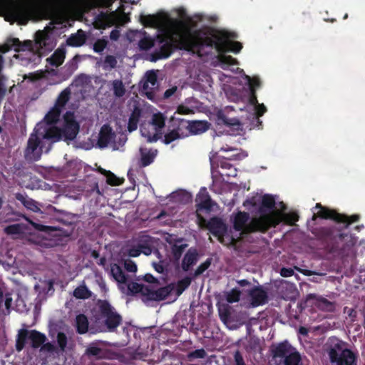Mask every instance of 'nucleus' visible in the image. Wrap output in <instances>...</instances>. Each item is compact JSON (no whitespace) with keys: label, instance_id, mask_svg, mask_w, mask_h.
<instances>
[{"label":"nucleus","instance_id":"57","mask_svg":"<svg viewBox=\"0 0 365 365\" xmlns=\"http://www.w3.org/2000/svg\"><path fill=\"white\" fill-rule=\"evenodd\" d=\"M66 0H36L38 5L48 6V5H60L65 2Z\"/></svg>","mask_w":365,"mask_h":365},{"label":"nucleus","instance_id":"42","mask_svg":"<svg viewBox=\"0 0 365 365\" xmlns=\"http://www.w3.org/2000/svg\"><path fill=\"white\" fill-rule=\"evenodd\" d=\"M73 296L76 299H86L91 296V292L83 284L76 287L73 291Z\"/></svg>","mask_w":365,"mask_h":365},{"label":"nucleus","instance_id":"17","mask_svg":"<svg viewBox=\"0 0 365 365\" xmlns=\"http://www.w3.org/2000/svg\"><path fill=\"white\" fill-rule=\"evenodd\" d=\"M314 209H319L317 213H314L312 220H316L317 217L324 220H331L338 224L339 221H341V213L336 210L330 209L327 207L322 205L321 203H317Z\"/></svg>","mask_w":365,"mask_h":365},{"label":"nucleus","instance_id":"21","mask_svg":"<svg viewBox=\"0 0 365 365\" xmlns=\"http://www.w3.org/2000/svg\"><path fill=\"white\" fill-rule=\"evenodd\" d=\"M199 253L196 248L190 247L185 254L181 267L183 271L187 272L198 261Z\"/></svg>","mask_w":365,"mask_h":365},{"label":"nucleus","instance_id":"19","mask_svg":"<svg viewBox=\"0 0 365 365\" xmlns=\"http://www.w3.org/2000/svg\"><path fill=\"white\" fill-rule=\"evenodd\" d=\"M292 349L294 347L287 340L273 344L270 348L274 359H284Z\"/></svg>","mask_w":365,"mask_h":365},{"label":"nucleus","instance_id":"63","mask_svg":"<svg viewBox=\"0 0 365 365\" xmlns=\"http://www.w3.org/2000/svg\"><path fill=\"white\" fill-rule=\"evenodd\" d=\"M235 365H246L243 356L239 351H236L234 354Z\"/></svg>","mask_w":365,"mask_h":365},{"label":"nucleus","instance_id":"5","mask_svg":"<svg viewBox=\"0 0 365 365\" xmlns=\"http://www.w3.org/2000/svg\"><path fill=\"white\" fill-rule=\"evenodd\" d=\"M123 317L107 301L99 300L98 310L93 315V325L99 332H115Z\"/></svg>","mask_w":365,"mask_h":365},{"label":"nucleus","instance_id":"3","mask_svg":"<svg viewBox=\"0 0 365 365\" xmlns=\"http://www.w3.org/2000/svg\"><path fill=\"white\" fill-rule=\"evenodd\" d=\"M236 37L237 35L235 33L223 30H212L209 32V35L202 31V34H200L201 57L208 53L205 51V48H215L218 53L217 58L221 64L226 66L237 64L236 58L225 54L228 51L237 53L242 48V44L240 42L231 40Z\"/></svg>","mask_w":365,"mask_h":365},{"label":"nucleus","instance_id":"39","mask_svg":"<svg viewBox=\"0 0 365 365\" xmlns=\"http://www.w3.org/2000/svg\"><path fill=\"white\" fill-rule=\"evenodd\" d=\"M62 110L53 106L45 115L44 120L48 125H53L56 123L60 118Z\"/></svg>","mask_w":365,"mask_h":365},{"label":"nucleus","instance_id":"62","mask_svg":"<svg viewBox=\"0 0 365 365\" xmlns=\"http://www.w3.org/2000/svg\"><path fill=\"white\" fill-rule=\"evenodd\" d=\"M255 107V113L257 118L261 117L264 115V113L267 111V108L262 103H258Z\"/></svg>","mask_w":365,"mask_h":365},{"label":"nucleus","instance_id":"12","mask_svg":"<svg viewBox=\"0 0 365 365\" xmlns=\"http://www.w3.org/2000/svg\"><path fill=\"white\" fill-rule=\"evenodd\" d=\"M151 123L154 126L155 132L153 133L142 130L143 135L147 138V141L149 143L156 142L162 138L163 129L165 125V117L161 113H155L152 116Z\"/></svg>","mask_w":365,"mask_h":365},{"label":"nucleus","instance_id":"35","mask_svg":"<svg viewBox=\"0 0 365 365\" xmlns=\"http://www.w3.org/2000/svg\"><path fill=\"white\" fill-rule=\"evenodd\" d=\"M217 120L218 124H222L228 127H239L240 125V123L237 118H230L222 110L218 111Z\"/></svg>","mask_w":365,"mask_h":365},{"label":"nucleus","instance_id":"18","mask_svg":"<svg viewBox=\"0 0 365 365\" xmlns=\"http://www.w3.org/2000/svg\"><path fill=\"white\" fill-rule=\"evenodd\" d=\"M206 228L215 237H222L227 232V226L223 221L217 217H213L207 222Z\"/></svg>","mask_w":365,"mask_h":365},{"label":"nucleus","instance_id":"6","mask_svg":"<svg viewBox=\"0 0 365 365\" xmlns=\"http://www.w3.org/2000/svg\"><path fill=\"white\" fill-rule=\"evenodd\" d=\"M64 123L61 128L50 126L44 128L43 138L49 140V146L46 151L50 150L52 144L60 140L69 142L73 140L80 129L79 123L76 120L74 113L66 111L63 115Z\"/></svg>","mask_w":365,"mask_h":365},{"label":"nucleus","instance_id":"14","mask_svg":"<svg viewBox=\"0 0 365 365\" xmlns=\"http://www.w3.org/2000/svg\"><path fill=\"white\" fill-rule=\"evenodd\" d=\"M32 46L31 41H25L23 43L19 41L18 38H7L6 42L0 46V53H6L14 49L16 52L30 50Z\"/></svg>","mask_w":365,"mask_h":365},{"label":"nucleus","instance_id":"31","mask_svg":"<svg viewBox=\"0 0 365 365\" xmlns=\"http://www.w3.org/2000/svg\"><path fill=\"white\" fill-rule=\"evenodd\" d=\"M29 335H30V331L21 329L19 331V333L17 334L16 339V350L19 352L22 351L24 348L25 347V345L26 344V341L28 339H29Z\"/></svg>","mask_w":365,"mask_h":365},{"label":"nucleus","instance_id":"29","mask_svg":"<svg viewBox=\"0 0 365 365\" xmlns=\"http://www.w3.org/2000/svg\"><path fill=\"white\" fill-rule=\"evenodd\" d=\"M29 339L31 342V347L38 349L46 341L47 338L44 334L36 329H33L30 330Z\"/></svg>","mask_w":365,"mask_h":365},{"label":"nucleus","instance_id":"51","mask_svg":"<svg viewBox=\"0 0 365 365\" xmlns=\"http://www.w3.org/2000/svg\"><path fill=\"white\" fill-rule=\"evenodd\" d=\"M140 49L147 51L154 46V41L150 37H144L139 41Z\"/></svg>","mask_w":365,"mask_h":365},{"label":"nucleus","instance_id":"56","mask_svg":"<svg viewBox=\"0 0 365 365\" xmlns=\"http://www.w3.org/2000/svg\"><path fill=\"white\" fill-rule=\"evenodd\" d=\"M249 83L250 91H256L257 88H259L261 85V82L259 78L247 76Z\"/></svg>","mask_w":365,"mask_h":365},{"label":"nucleus","instance_id":"8","mask_svg":"<svg viewBox=\"0 0 365 365\" xmlns=\"http://www.w3.org/2000/svg\"><path fill=\"white\" fill-rule=\"evenodd\" d=\"M324 347L332 365L356 359L353 351L345 348L344 342L336 336L329 337Z\"/></svg>","mask_w":365,"mask_h":365},{"label":"nucleus","instance_id":"37","mask_svg":"<svg viewBox=\"0 0 365 365\" xmlns=\"http://www.w3.org/2000/svg\"><path fill=\"white\" fill-rule=\"evenodd\" d=\"M88 320L83 314H80L76 317V327L77 333L80 334H86L88 330Z\"/></svg>","mask_w":365,"mask_h":365},{"label":"nucleus","instance_id":"32","mask_svg":"<svg viewBox=\"0 0 365 365\" xmlns=\"http://www.w3.org/2000/svg\"><path fill=\"white\" fill-rule=\"evenodd\" d=\"M110 274L116 282L120 284H126L128 276L123 272L122 268L117 264H111Z\"/></svg>","mask_w":365,"mask_h":365},{"label":"nucleus","instance_id":"11","mask_svg":"<svg viewBox=\"0 0 365 365\" xmlns=\"http://www.w3.org/2000/svg\"><path fill=\"white\" fill-rule=\"evenodd\" d=\"M249 220L250 215L246 212L239 211L234 217L233 228L236 231L240 232V235L242 237L252 232H262L258 229H261L262 225L259 224L255 227H251L252 219L250 221Z\"/></svg>","mask_w":365,"mask_h":365},{"label":"nucleus","instance_id":"55","mask_svg":"<svg viewBox=\"0 0 365 365\" xmlns=\"http://www.w3.org/2000/svg\"><path fill=\"white\" fill-rule=\"evenodd\" d=\"M4 231L8 235L19 234L21 232V225L19 224L8 225L5 227Z\"/></svg>","mask_w":365,"mask_h":365},{"label":"nucleus","instance_id":"46","mask_svg":"<svg viewBox=\"0 0 365 365\" xmlns=\"http://www.w3.org/2000/svg\"><path fill=\"white\" fill-rule=\"evenodd\" d=\"M141 22L145 26H156L159 23L158 16L155 15H143L141 16Z\"/></svg>","mask_w":365,"mask_h":365},{"label":"nucleus","instance_id":"2","mask_svg":"<svg viewBox=\"0 0 365 365\" xmlns=\"http://www.w3.org/2000/svg\"><path fill=\"white\" fill-rule=\"evenodd\" d=\"M202 30L192 31L190 28L179 33L166 32L158 35V41L161 46L152 54L153 61L168 58L175 50H184L201 57L200 34Z\"/></svg>","mask_w":365,"mask_h":365},{"label":"nucleus","instance_id":"58","mask_svg":"<svg viewBox=\"0 0 365 365\" xmlns=\"http://www.w3.org/2000/svg\"><path fill=\"white\" fill-rule=\"evenodd\" d=\"M107 182L109 185H114V186L120 185V182L119 181V179L110 171H108Z\"/></svg>","mask_w":365,"mask_h":365},{"label":"nucleus","instance_id":"9","mask_svg":"<svg viewBox=\"0 0 365 365\" xmlns=\"http://www.w3.org/2000/svg\"><path fill=\"white\" fill-rule=\"evenodd\" d=\"M44 130L41 131V129H34V131L30 135L27 145L24 150V158L27 161H38L41 159L43 149L46 151L49 146V140L43 138Z\"/></svg>","mask_w":365,"mask_h":365},{"label":"nucleus","instance_id":"22","mask_svg":"<svg viewBox=\"0 0 365 365\" xmlns=\"http://www.w3.org/2000/svg\"><path fill=\"white\" fill-rule=\"evenodd\" d=\"M114 136L115 134L113 132L112 128L108 125H104L99 133L98 145L101 148H106Z\"/></svg>","mask_w":365,"mask_h":365},{"label":"nucleus","instance_id":"28","mask_svg":"<svg viewBox=\"0 0 365 365\" xmlns=\"http://www.w3.org/2000/svg\"><path fill=\"white\" fill-rule=\"evenodd\" d=\"M86 35L85 32L79 29L76 34H71L66 40L68 46L73 47H79L83 46L86 41Z\"/></svg>","mask_w":365,"mask_h":365},{"label":"nucleus","instance_id":"54","mask_svg":"<svg viewBox=\"0 0 365 365\" xmlns=\"http://www.w3.org/2000/svg\"><path fill=\"white\" fill-rule=\"evenodd\" d=\"M108 41L106 39H98L93 44V51L96 53H101L107 46Z\"/></svg>","mask_w":365,"mask_h":365},{"label":"nucleus","instance_id":"47","mask_svg":"<svg viewBox=\"0 0 365 365\" xmlns=\"http://www.w3.org/2000/svg\"><path fill=\"white\" fill-rule=\"evenodd\" d=\"M241 292L237 288L232 289L230 292H226L225 298L227 302L235 303L240 301Z\"/></svg>","mask_w":365,"mask_h":365},{"label":"nucleus","instance_id":"43","mask_svg":"<svg viewBox=\"0 0 365 365\" xmlns=\"http://www.w3.org/2000/svg\"><path fill=\"white\" fill-rule=\"evenodd\" d=\"M192 282V278L190 277H185L183 279L178 281L175 287V292L178 296H180L182 292L188 288Z\"/></svg>","mask_w":365,"mask_h":365},{"label":"nucleus","instance_id":"20","mask_svg":"<svg viewBox=\"0 0 365 365\" xmlns=\"http://www.w3.org/2000/svg\"><path fill=\"white\" fill-rule=\"evenodd\" d=\"M251 298V304L253 307L264 304L267 302V294L260 287H255L249 292Z\"/></svg>","mask_w":365,"mask_h":365},{"label":"nucleus","instance_id":"7","mask_svg":"<svg viewBox=\"0 0 365 365\" xmlns=\"http://www.w3.org/2000/svg\"><path fill=\"white\" fill-rule=\"evenodd\" d=\"M275 205V199L272 195H264L261 198V204L258 208L259 216L252 218L250 226L255 227L259 224L262 226L258 230L262 231V233H265L271 227H275L278 225L280 223L279 212L274 211Z\"/></svg>","mask_w":365,"mask_h":365},{"label":"nucleus","instance_id":"4","mask_svg":"<svg viewBox=\"0 0 365 365\" xmlns=\"http://www.w3.org/2000/svg\"><path fill=\"white\" fill-rule=\"evenodd\" d=\"M34 12L29 0H0V16L6 21L26 25Z\"/></svg>","mask_w":365,"mask_h":365},{"label":"nucleus","instance_id":"50","mask_svg":"<svg viewBox=\"0 0 365 365\" xmlns=\"http://www.w3.org/2000/svg\"><path fill=\"white\" fill-rule=\"evenodd\" d=\"M212 263V258H207L204 262L200 264L195 271V276H199L206 271Z\"/></svg>","mask_w":365,"mask_h":365},{"label":"nucleus","instance_id":"15","mask_svg":"<svg viewBox=\"0 0 365 365\" xmlns=\"http://www.w3.org/2000/svg\"><path fill=\"white\" fill-rule=\"evenodd\" d=\"M181 126L183 128V130L188 134H200L209 129V123L207 121L202 120H187L185 119H180Z\"/></svg>","mask_w":365,"mask_h":365},{"label":"nucleus","instance_id":"59","mask_svg":"<svg viewBox=\"0 0 365 365\" xmlns=\"http://www.w3.org/2000/svg\"><path fill=\"white\" fill-rule=\"evenodd\" d=\"M259 201H260L259 197L253 196L250 198L247 199L244 202L243 205H244V206L251 205L252 207H256L258 205V203L259 202Z\"/></svg>","mask_w":365,"mask_h":365},{"label":"nucleus","instance_id":"27","mask_svg":"<svg viewBox=\"0 0 365 365\" xmlns=\"http://www.w3.org/2000/svg\"><path fill=\"white\" fill-rule=\"evenodd\" d=\"M15 198L18 201L21 202L26 209L35 212L41 211L40 208L38 207V202L34 200L29 197L27 195L17 192L15 194Z\"/></svg>","mask_w":365,"mask_h":365},{"label":"nucleus","instance_id":"44","mask_svg":"<svg viewBox=\"0 0 365 365\" xmlns=\"http://www.w3.org/2000/svg\"><path fill=\"white\" fill-rule=\"evenodd\" d=\"M113 94L117 98L123 97L125 93V88L121 80H114L112 82Z\"/></svg>","mask_w":365,"mask_h":365},{"label":"nucleus","instance_id":"34","mask_svg":"<svg viewBox=\"0 0 365 365\" xmlns=\"http://www.w3.org/2000/svg\"><path fill=\"white\" fill-rule=\"evenodd\" d=\"M171 198L173 202L181 204H187L192 201L191 194L182 190L173 192Z\"/></svg>","mask_w":365,"mask_h":365},{"label":"nucleus","instance_id":"52","mask_svg":"<svg viewBox=\"0 0 365 365\" xmlns=\"http://www.w3.org/2000/svg\"><path fill=\"white\" fill-rule=\"evenodd\" d=\"M117 59L114 56L108 55L106 56L103 62L104 68H114L117 66Z\"/></svg>","mask_w":365,"mask_h":365},{"label":"nucleus","instance_id":"13","mask_svg":"<svg viewBox=\"0 0 365 365\" xmlns=\"http://www.w3.org/2000/svg\"><path fill=\"white\" fill-rule=\"evenodd\" d=\"M171 120L173 128L168 129L163 139V142L166 145H168L178 139L187 136V133L183 130L182 126H181L180 118H173Z\"/></svg>","mask_w":365,"mask_h":365},{"label":"nucleus","instance_id":"1","mask_svg":"<svg viewBox=\"0 0 365 365\" xmlns=\"http://www.w3.org/2000/svg\"><path fill=\"white\" fill-rule=\"evenodd\" d=\"M341 216H342L341 217L342 220L339 221L338 224H343V225L316 226L312 227L309 230L321 242L326 252L341 257H349L354 252L353 249L357 239L351 234L344 233V230L352 223L358 222L360 220V215L354 214L348 216L341 213Z\"/></svg>","mask_w":365,"mask_h":365},{"label":"nucleus","instance_id":"53","mask_svg":"<svg viewBox=\"0 0 365 365\" xmlns=\"http://www.w3.org/2000/svg\"><path fill=\"white\" fill-rule=\"evenodd\" d=\"M86 354L88 356H96L97 358H101L103 354V349L96 346H90L86 349Z\"/></svg>","mask_w":365,"mask_h":365},{"label":"nucleus","instance_id":"33","mask_svg":"<svg viewBox=\"0 0 365 365\" xmlns=\"http://www.w3.org/2000/svg\"><path fill=\"white\" fill-rule=\"evenodd\" d=\"M317 300V306L322 310L331 312L334 309V304L329 302L328 299L324 297H319L315 294H309L307 296V299H315Z\"/></svg>","mask_w":365,"mask_h":365},{"label":"nucleus","instance_id":"40","mask_svg":"<svg viewBox=\"0 0 365 365\" xmlns=\"http://www.w3.org/2000/svg\"><path fill=\"white\" fill-rule=\"evenodd\" d=\"M279 218L280 219V222H284L287 225H294L299 220V216L296 212L287 213H281L279 212Z\"/></svg>","mask_w":365,"mask_h":365},{"label":"nucleus","instance_id":"23","mask_svg":"<svg viewBox=\"0 0 365 365\" xmlns=\"http://www.w3.org/2000/svg\"><path fill=\"white\" fill-rule=\"evenodd\" d=\"M140 166L147 167L153 163L158 154L156 149H148L145 148H140Z\"/></svg>","mask_w":365,"mask_h":365},{"label":"nucleus","instance_id":"60","mask_svg":"<svg viewBox=\"0 0 365 365\" xmlns=\"http://www.w3.org/2000/svg\"><path fill=\"white\" fill-rule=\"evenodd\" d=\"M124 267L130 272H135L137 271V265L132 260H126L124 263Z\"/></svg>","mask_w":365,"mask_h":365},{"label":"nucleus","instance_id":"25","mask_svg":"<svg viewBox=\"0 0 365 365\" xmlns=\"http://www.w3.org/2000/svg\"><path fill=\"white\" fill-rule=\"evenodd\" d=\"M182 242V239H177L174 244L172 245L171 241L168 242L171 245V254L174 262H178L180 259L183 252L187 247L188 245L186 243L179 244Z\"/></svg>","mask_w":365,"mask_h":365},{"label":"nucleus","instance_id":"30","mask_svg":"<svg viewBox=\"0 0 365 365\" xmlns=\"http://www.w3.org/2000/svg\"><path fill=\"white\" fill-rule=\"evenodd\" d=\"M158 84L157 75L154 71H149L145 73V80L143 83L142 88L148 95V90H152Z\"/></svg>","mask_w":365,"mask_h":365},{"label":"nucleus","instance_id":"41","mask_svg":"<svg viewBox=\"0 0 365 365\" xmlns=\"http://www.w3.org/2000/svg\"><path fill=\"white\" fill-rule=\"evenodd\" d=\"M302 358L300 354L294 348L284 359V365H299Z\"/></svg>","mask_w":365,"mask_h":365},{"label":"nucleus","instance_id":"64","mask_svg":"<svg viewBox=\"0 0 365 365\" xmlns=\"http://www.w3.org/2000/svg\"><path fill=\"white\" fill-rule=\"evenodd\" d=\"M177 113L182 115H187L192 113V110L187 106L180 105L177 108Z\"/></svg>","mask_w":365,"mask_h":365},{"label":"nucleus","instance_id":"26","mask_svg":"<svg viewBox=\"0 0 365 365\" xmlns=\"http://www.w3.org/2000/svg\"><path fill=\"white\" fill-rule=\"evenodd\" d=\"M142 109L135 106L133 110H132L128 123V130L131 133L133 131H135L138 128V125L140 120V118L142 115Z\"/></svg>","mask_w":365,"mask_h":365},{"label":"nucleus","instance_id":"38","mask_svg":"<svg viewBox=\"0 0 365 365\" xmlns=\"http://www.w3.org/2000/svg\"><path fill=\"white\" fill-rule=\"evenodd\" d=\"M71 91L69 88H66L64 90H63L58 95L54 106L60 108L61 110L65 107L66 103L68 102V101L71 98Z\"/></svg>","mask_w":365,"mask_h":365},{"label":"nucleus","instance_id":"36","mask_svg":"<svg viewBox=\"0 0 365 365\" xmlns=\"http://www.w3.org/2000/svg\"><path fill=\"white\" fill-rule=\"evenodd\" d=\"M65 57V50L63 48H58L47 61L51 66L58 67L63 63Z\"/></svg>","mask_w":365,"mask_h":365},{"label":"nucleus","instance_id":"48","mask_svg":"<svg viewBox=\"0 0 365 365\" xmlns=\"http://www.w3.org/2000/svg\"><path fill=\"white\" fill-rule=\"evenodd\" d=\"M49 40L48 36L42 31L36 33V43L41 48H46L47 41Z\"/></svg>","mask_w":365,"mask_h":365},{"label":"nucleus","instance_id":"10","mask_svg":"<svg viewBox=\"0 0 365 365\" xmlns=\"http://www.w3.org/2000/svg\"><path fill=\"white\" fill-rule=\"evenodd\" d=\"M128 294H135L140 293L143 297V301L146 302L149 301L160 302L164 300L170 294L171 289L169 286L160 287L156 290H153L148 286L138 284L137 282H128L127 284Z\"/></svg>","mask_w":365,"mask_h":365},{"label":"nucleus","instance_id":"24","mask_svg":"<svg viewBox=\"0 0 365 365\" xmlns=\"http://www.w3.org/2000/svg\"><path fill=\"white\" fill-rule=\"evenodd\" d=\"M115 0H83L82 6L86 11L96 8H110Z\"/></svg>","mask_w":365,"mask_h":365},{"label":"nucleus","instance_id":"45","mask_svg":"<svg viewBox=\"0 0 365 365\" xmlns=\"http://www.w3.org/2000/svg\"><path fill=\"white\" fill-rule=\"evenodd\" d=\"M77 58L78 56H75L72 60L68 61L63 68L64 70V73L68 76H71L74 71L78 68V63H77Z\"/></svg>","mask_w":365,"mask_h":365},{"label":"nucleus","instance_id":"16","mask_svg":"<svg viewBox=\"0 0 365 365\" xmlns=\"http://www.w3.org/2000/svg\"><path fill=\"white\" fill-rule=\"evenodd\" d=\"M197 212L205 210L210 212L215 202L211 199L207 188L202 187L195 198Z\"/></svg>","mask_w":365,"mask_h":365},{"label":"nucleus","instance_id":"49","mask_svg":"<svg viewBox=\"0 0 365 365\" xmlns=\"http://www.w3.org/2000/svg\"><path fill=\"white\" fill-rule=\"evenodd\" d=\"M56 339L61 351H64L68 343V339L66 334L61 331L58 332L57 334Z\"/></svg>","mask_w":365,"mask_h":365},{"label":"nucleus","instance_id":"61","mask_svg":"<svg viewBox=\"0 0 365 365\" xmlns=\"http://www.w3.org/2000/svg\"><path fill=\"white\" fill-rule=\"evenodd\" d=\"M190 356L195 359H203L206 356V351L203 349H196L191 352Z\"/></svg>","mask_w":365,"mask_h":365}]
</instances>
